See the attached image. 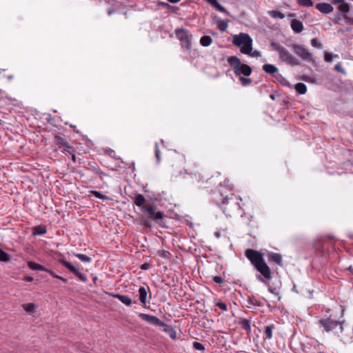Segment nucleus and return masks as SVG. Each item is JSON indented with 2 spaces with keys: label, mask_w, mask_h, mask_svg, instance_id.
<instances>
[{
  "label": "nucleus",
  "mask_w": 353,
  "mask_h": 353,
  "mask_svg": "<svg viewBox=\"0 0 353 353\" xmlns=\"http://www.w3.org/2000/svg\"><path fill=\"white\" fill-rule=\"evenodd\" d=\"M234 46L239 48L240 52L251 57L257 58L261 56V52L252 48V39L246 33H239L232 36Z\"/></svg>",
  "instance_id": "f257e3e1"
},
{
  "label": "nucleus",
  "mask_w": 353,
  "mask_h": 353,
  "mask_svg": "<svg viewBox=\"0 0 353 353\" xmlns=\"http://www.w3.org/2000/svg\"><path fill=\"white\" fill-rule=\"evenodd\" d=\"M245 256L261 274V276H258V279L263 281L262 276H265V262L263 254L252 249H248L245 251Z\"/></svg>",
  "instance_id": "f03ea898"
},
{
  "label": "nucleus",
  "mask_w": 353,
  "mask_h": 353,
  "mask_svg": "<svg viewBox=\"0 0 353 353\" xmlns=\"http://www.w3.org/2000/svg\"><path fill=\"white\" fill-rule=\"evenodd\" d=\"M272 50H276L279 54V58L286 63L294 66L299 65V61L295 58L285 48L281 46L276 42H272L270 44Z\"/></svg>",
  "instance_id": "7ed1b4c3"
},
{
  "label": "nucleus",
  "mask_w": 353,
  "mask_h": 353,
  "mask_svg": "<svg viewBox=\"0 0 353 353\" xmlns=\"http://www.w3.org/2000/svg\"><path fill=\"white\" fill-rule=\"evenodd\" d=\"M228 62L233 68L234 72L237 76L243 74L248 77L252 72L251 68L247 64L241 63V60L236 56L228 57Z\"/></svg>",
  "instance_id": "20e7f679"
},
{
  "label": "nucleus",
  "mask_w": 353,
  "mask_h": 353,
  "mask_svg": "<svg viewBox=\"0 0 353 353\" xmlns=\"http://www.w3.org/2000/svg\"><path fill=\"white\" fill-rule=\"evenodd\" d=\"M319 325L326 332H333L335 334L342 333L343 330V322L334 321L330 318L321 319L319 321Z\"/></svg>",
  "instance_id": "39448f33"
},
{
  "label": "nucleus",
  "mask_w": 353,
  "mask_h": 353,
  "mask_svg": "<svg viewBox=\"0 0 353 353\" xmlns=\"http://www.w3.org/2000/svg\"><path fill=\"white\" fill-rule=\"evenodd\" d=\"M271 271L270 268L266 264V281L270 279V277ZM266 284L268 285V290L270 292V294L274 296V299L272 300L273 303H275L276 301H279L281 299V296L279 295L280 290L281 288V283L279 280H276L275 283L273 284L274 286H272L270 285L269 283L266 282Z\"/></svg>",
  "instance_id": "423d86ee"
},
{
  "label": "nucleus",
  "mask_w": 353,
  "mask_h": 353,
  "mask_svg": "<svg viewBox=\"0 0 353 353\" xmlns=\"http://www.w3.org/2000/svg\"><path fill=\"white\" fill-rule=\"evenodd\" d=\"M175 33L176 37L181 41L182 47L188 50H190L191 45L190 34L183 29H177Z\"/></svg>",
  "instance_id": "0eeeda50"
},
{
  "label": "nucleus",
  "mask_w": 353,
  "mask_h": 353,
  "mask_svg": "<svg viewBox=\"0 0 353 353\" xmlns=\"http://www.w3.org/2000/svg\"><path fill=\"white\" fill-rule=\"evenodd\" d=\"M291 46L294 50V52L303 60H307L310 61H314L312 54L310 53L308 50L303 46L293 44Z\"/></svg>",
  "instance_id": "6e6552de"
},
{
  "label": "nucleus",
  "mask_w": 353,
  "mask_h": 353,
  "mask_svg": "<svg viewBox=\"0 0 353 353\" xmlns=\"http://www.w3.org/2000/svg\"><path fill=\"white\" fill-rule=\"evenodd\" d=\"M60 263L63 264L68 270L72 272L76 276H77L81 281L86 282L87 278L83 274H82L78 268H77L74 265H72L68 261L64 259H60Z\"/></svg>",
  "instance_id": "1a4fd4ad"
},
{
  "label": "nucleus",
  "mask_w": 353,
  "mask_h": 353,
  "mask_svg": "<svg viewBox=\"0 0 353 353\" xmlns=\"http://www.w3.org/2000/svg\"><path fill=\"white\" fill-rule=\"evenodd\" d=\"M139 316L146 322L156 326H165V323L161 321L159 318L155 316L150 315L148 314L140 313Z\"/></svg>",
  "instance_id": "9d476101"
},
{
  "label": "nucleus",
  "mask_w": 353,
  "mask_h": 353,
  "mask_svg": "<svg viewBox=\"0 0 353 353\" xmlns=\"http://www.w3.org/2000/svg\"><path fill=\"white\" fill-rule=\"evenodd\" d=\"M142 211L148 212L151 217L154 219H161L163 218V214L161 212L156 211L153 206L146 207L143 206Z\"/></svg>",
  "instance_id": "9b49d317"
},
{
  "label": "nucleus",
  "mask_w": 353,
  "mask_h": 353,
  "mask_svg": "<svg viewBox=\"0 0 353 353\" xmlns=\"http://www.w3.org/2000/svg\"><path fill=\"white\" fill-rule=\"evenodd\" d=\"M316 8L323 14H329L333 11V7L327 3H320L316 5Z\"/></svg>",
  "instance_id": "f8f14e48"
},
{
  "label": "nucleus",
  "mask_w": 353,
  "mask_h": 353,
  "mask_svg": "<svg viewBox=\"0 0 353 353\" xmlns=\"http://www.w3.org/2000/svg\"><path fill=\"white\" fill-rule=\"evenodd\" d=\"M148 290L144 287H140L138 290V296L143 306L147 303Z\"/></svg>",
  "instance_id": "ddd939ff"
},
{
  "label": "nucleus",
  "mask_w": 353,
  "mask_h": 353,
  "mask_svg": "<svg viewBox=\"0 0 353 353\" xmlns=\"http://www.w3.org/2000/svg\"><path fill=\"white\" fill-rule=\"evenodd\" d=\"M268 256L270 262L275 263L280 266L283 265L282 256L280 254L271 252Z\"/></svg>",
  "instance_id": "4468645a"
},
{
  "label": "nucleus",
  "mask_w": 353,
  "mask_h": 353,
  "mask_svg": "<svg viewBox=\"0 0 353 353\" xmlns=\"http://www.w3.org/2000/svg\"><path fill=\"white\" fill-rule=\"evenodd\" d=\"M22 307L28 314H33L38 309V305L34 303H28L23 304Z\"/></svg>",
  "instance_id": "2eb2a0df"
},
{
  "label": "nucleus",
  "mask_w": 353,
  "mask_h": 353,
  "mask_svg": "<svg viewBox=\"0 0 353 353\" xmlns=\"http://www.w3.org/2000/svg\"><path fill=\"white\" fill-rule=\"evenodd\" d=\"M291 28L295 33H300L303 30V25L299 20L293 19L291 21Z\"/></svg>",
  "instance_id": "dca6fc26"
},
{
  "label": "nucleus",
  "mask_w": 353,
  "mask_h": 353,
  "mask_svg": "<svg viewBox=\"0 0 353 353\" xmlns=\"http://www.w3.org/2000/svg\"><path fill=\"white\" fill-rule=\"evenodd\" d=\"M112 296L119 299L121 303L127 306H130L132 304V299L128 296L122 295L120 294H112Z\"/></svg>",
  "instance_id": "f3484780"
},
{
  "label": "nucleus",
  "mask_w": 353,
  "mask_h": 353,
  "mask_svg": "<svg viewBox=\"0 0 353 353\" xmlns=\"http://www.w3.org/2000/svg\"><path fill=\"white\" fill-rule=\"evenodd\" d=\"M207 1L219 11L223 13H228L224 7H223L216 0H207Z\"/></svg>",
  "instance_id": "a211bd4d"
},
{
  "label": "nucleus",
  "mask_w": 353,
  "mask_h": 353,
  "mask_svg": "<svg viewBox=\"0 0 353 353\" xmlns=\"http://www.w3.org/2000/svg\"><path fill=\"white\" fill-rule=\"evenodd\" d=\"M28 265L30 269L33 270L47 271V270H46L43 266L33 261H29L28 263Z\"/></svg>",
  "instance_id": "6ab92c4d"
},
{
  "label": "nucleus",
  "mask_w": 353,
  "mask_h": 353,
  "mask_svg": "<svg viewBox=\"0 0 353 353\" xmlns=\"http://www.w3.org/2000/svg\"><path fill=\"white\" fill-rule=\"evenodd\" d=\"M295 90L299 94H303L307 91V87L303 83H298L295 85Z\"/></svg>",
  "instance_id": "aec40b11"
},
{
  "label": "nucleus",
  "mask_w": 353,
  "mask_h": 353,
  "mask_svg": "<svg viewBox=\"0 0 353 353\" xmlns=\"http://www.w3.org/2000/svg\"><path fill=\"white\" fill-rule=\"evenodd\" d=\"M212 42V39L210 36H203L200 39V43L203 46H209Z\"/></svg>",
  "instance_id": "412c9836"
},
{
  "label": "nucleus",
  "mask_w": 353,
  "mask_h": 353,
  "mask_svg": "<svg viewBox=\"0 0 353 353\" xmlns=\"http://www.w3.org/2000/svg\"><path fill=\"white\" fill-rule=\"evenodd\" d=\"M135 203L137 205L141 207V209L144 206L143 204L145 202V199L142 194H138L135 197Z\"/></svg>",
  "instance_id": "4be33fe9"
},
{
  "label": "nucleus",
  "mask_w": 353,
  "mask_h": 353,
  "mask_svg": "<svg viewBox=\"0 0 353 353\" xmlns=\"http://www.w3.org/2000/svg\"><path fill=\"white\" fill-rule=\"evenodd\" d=\"M164 327L163 330L164 332H167L170 338L175 339L176 338V332L174 330L170 327L165 324V326H163Z\"/></svg>",
  "instance_id": "5701e85b"
},
{
  "label": "nucleus",
  "mask_w": 353,
  "mask_h": 353,
  "mask_svg": "<svg viewBox=\"0 0 353 353\" xmlns=\"http://www.w3.org/2000/svg\"><path fill=\"white\" fill-rule=\"evenodd\" d=\"M278 68L272 64H266V73L271 74H277Z\"/></svg>",
  "instance_id": "b1692460"
},
{
  "label": "nucleus",
  "mask_w": 353,
  "mask_h": 353,
  "mask_svg": "<svg viewBox=\"0 0 353 353\" xmlns=\"http://www.w3.org/2000/svg\"><path fill=\"white\" fill-rule=\"evenodd\" d=\"M10 259V255L0 248V261L8 262Z\"/></svg>",
  "instance_id": "393cba45"
},
{
  "label": "nucleus",
  "mask_w": 353,
  "mask_h": 353,
  "mask_svg": "<svg viewBox=\"0 0 353 353\" xmlns=\"http://www.w3.org/2000/svg\"><path fill=\"white\" fill-rule=\"evenodd\" d=\"M268 13L273 18L283 19L285 17L284 14L276 10L269 11Z\"/></svg>",
  "instance_id": "a878e982"
},
{
  "label": "nucleus",
  "mask_w": 353,
  "mask_h": 353,
  "mask_svg": "<svg viewBox=\"0 0 353 353\" xmlns=\"http://www.w3.org/2000/svg\"><path fill=\"white\" fill-rule=\"evenodd\" d=\"M91 194L96 196L97 198L103 199V200H111L108 196L101 194L100 192L98 191H92Z\"/></svg>",
  "instance_id": "bb28decb"
},
{
  "label": "nucleus",
  "mask_w": 353,
  "mask_h": 353,
  "mask_svg": "<svg viewBox=\"0 0 353 353\" xmlns=\"http://www.w3.org/2000/svg\"><path fill=\"white\" fill-rule=\"evenodd\" d=\"M297 3L304 7H312L313 6L312 0H297Z\"/></svg>",
  "instance_id": "cd10ccee"
},
{
  "label": "nucleus",
  "mask_w": 353,
  "mask_h": 353,
  "mask_svg": "<svg viewBox=\"0 0 353 353\" xmlns=\"http://www.w3.org/2000/svg\"><path fill=\"white\" fill-rule=\"evenodd\" d=\"M74 255L83 262L89 263L91 261V259L87 255L83 254H74Z\"/></svg>",
  "instance_id": "c85d7f7f"
},
{
  "label": "nucleus",
  "mask_w": 353,
  "mask_h": 353,
  "mask_svg": "<svg viewBox=\"0 0 353 353\" xmlns=\"http://www.w3.org/2000/svg\"><path fill=\"white\" fill-rule=\"evenodd\" d=\"M338 8L339 10L343 12H347L350 10L349 5L344 1L338 6Z\"/></svg>",
  "instance_id": "c756f323"
},
{
  "label": "nucleus",
  "mask_w": 353,
  "mask_h": 353,
  "mask_svg": "<svg viewBox=\"0 0 353 353\" xmlns=\"http://www.w3.org/2000/svg\"><path fill=\"white\" fill-rule=\"evenodd\" d=\"M311 45L314 48L321 49L323 48L322 44L319 42L317 39H312L311 41Z\"/></svg>",
  "instance_id": "7c9ffc66"
},
{
  "label": "nucleus",
  "mask_w": 353,
  "mask_h": 353,
  "mask_svg": "<svg viewBox=\"0 0 353 353\" xmlns=\"http://www.w3.org/2000/svg\"><path fill=\"white\" fill-rule=\"evenodd\" d=\"M218 26L221 31L224 32L226 30V29L228 28V24L226 22H225L223 21H220L219 22Z\"/></svg>",
  "instance_id": "2f4dec72"
},
{
  "label": "nucleus",
  "mask_w": 353,
  "mask_h": 353,
  "mask_svg": "<svg viewBox=\"0 0 353 353\" xmlns=\"http://www.w3.org/2000/svg\"><path fill=\"white\" fill-rule=\"evenodd\" d=\"M241 325L242 327H243L246 330H248L250 327V323L249 321H248L246 319L241 321Z\"/></svg>",
  "instance_id": "473e14b6"
},
{
  "label": "nucleus",
  "mask_w": 353,
  "mask_h": 353,
  "mask_svg": "<svg viewBox=\"0 0 353 353\" xmlns=\"http://www.w3.org/2000/svg\"><path fill=\"white\" fill-rule=\"evenodd\" d=\"M193 347L195 350L203 351L205 350V347L203 344L199 342H194Z\"/></svg>",
  "instance_id": "72a5a7b5"
},
{
  "label": "nucleus",
  "mask_w": 353,
  "mask_h": 353,
  "mask_svg": "<svg viewBox=\"0 0 353 353\" xmlns=\"http://www.w3.org/2000/svg\"><path fill=\"white\" fill-rule=\"evenodd\" d=\"M47 272H49L50 274V275H52L53 277L59 279L64 283H67L68 280L66 279H65L61 276L55 274L52 271L47 270Z\"/></svg>",
  "instance_id": "f704fd0d"
},
{
  "label": "nucleus",
  "mask_w": 353,
  "mask_h": 353,
  "mask_svg": "<svg viewBox=\"0 0 353 353\" xmlns=\"http://www.w3.org/2000/svg\"><path fill=\"white\" fill-rule=\"evenodd\" d=\"M240 81L243 85H247L251 83V79L248 77H240Z\"/></svg>",
  "instance_id": "c9c22d12"
},
{
  "label": "nucleus",
  "mask_w": 353,
  "mask_h": 353,
  "mask_svg": "<svg viewBox=\"0 0 353 353\" xmlns=\"http://www.w3.org/2000/svg\"><path fill=\"white\" fill-rule=\"evenodd\" d=\"M334 69L336 71H338L339 72H341V74H345V72L344 69L342 68V65L340 63L335 65Z\"/></svg>",
  "instance_id": "e433bc0d"
},
{
  "label": "nucleus",
  "mask_w": 353,
  "mask_h": 353,
  "mask_svg": "<svg viewBox=\"0 0 353 353\" xmlns=\"http://www.w3.org/2000/svg\"><path fill=\"white\" fill-rule=\"evenodd\" d=\"M46 232V229H43V228H37L34 230V234L35 235H41V234H43Z\"/></svg>",
  "instance_id": "4c0bfd02"
},
{
  "label": "nucleus",
  "mask_w": 353,
  "mask_h": 353,
  "mask_svg": "<svg viewBox=\"0 0 353 353\" xmlns=\"http://www.w3.org/2000/svg\"><path fill=\"white\" fill-rule=\"evenodd\" d=\"M216 306H218L221 310L226 311L227 310V305L225 303L223 302H219L216 303Z\"/></svg>",
  "instance_id": "58836bf2"
},
{
  "label": "nucleus",
  "mask_w": 353,
  "mask_h": 353,
  "mask_svg": "<svg viewBox=\"0 0 353 353\" xmlns=\"http://www.w3.org/2000/svg\"><path fill=\"white\" fill-rule=\"evenodd\" d=\"M332 59V55L329 52H325L324 55V60L326 62H330Z\"/></svg>",
  "instance_id": "ea45409f"
},
{
  "label": "nucleus",
  "mask_w": 353,
  "mask_h": 353,
  "mask_svg": "<svg viewBox=\"0 0 353 353\" xmlns=\"http://www.w3.org/2000/svg\"><path fill=\"white\" fill-rule=\"evenodd\" d=\"M155 154H156V157L157 159V161L159 162L160 161V150L159 149V146H158L157 143H156Z\"/></svg>",
  "instance_id": "a19ab883"
},
{
  "label": "nucleus",
  "mask_w": 353,
  "mask_h": 353,
  "mask_svg": "<svg viewBox=\"0 0 353 353\" xmlns=\"http://www.w3.org/2000/svg\"><path fill=\"white\" fill-rule=\"evenodd\" d=\"M213 281L216 283H221L223 281V279L218 276H214Z\"/></svg>",
  "instance_id": "79ce46f5"
},
{
  "label": "nucleus",
  "mask_w": 353,
  "mask_h": 353,
  "mask_svg": "<svg viewBox=\"0 0 353 353\" xmlns=\"http://www.w3.org/2000/svg\"><path fill=\"white\" fill-rule=\"evenodd\" d=\"M274 328L273 325H270L268 326H266V334H272V330Z\"/></svg>",
  "instance_id": "37998d69"
},
{
  "label": "nucleus",
  "mask_w": 353,
  "mask_h": 353,
  "mask_svg": "<svg viewBox=\"0 0 353 353\" xmlns=\"http://www.w3.org/2000/svg\"><path fill=\"white\" fill-rule=\"evenodd\" d=\"M251 303L254 304V305L261 306L262 305V303L256 299L251 300Z\"/></svg>",
  "instance_id": "c03bdc74"
},
{
  "label": "nucleus",
  "mask_w": 353,
  "mask_h": 353,
  "mask_svg": "<svg viewBox=\"0 0 353 353\" xmlns=\"http://www.w3.org/2000/svg\"><path fill=\"white\" fill-rule=\"evenodd\" d=\"M304 80L305 81H307V82H309V83H314V79L312 77H305L304 78Z\"/></svg>",
  "instance_id": "a18cd8bd"
},
{
  "label": "nucleus",
  "mask_w": 353,
  "mask_h": 353,
  "mask_svg": "<svg viewBox=\"0 0 353 353\" xmlns=\"http://www.w3.org/2000/svg\"><path fill=\"white\" fill-rule=\"evenodd\" d=\"M344 1V0H332V3L338 6Z\"/></svg>",
  "instance_id": "49530a36"
},
{
  "label": "nucleus",
  "mask_w": 353,
  "mask_h": 353,
  "mask_svg": "<svg viewBox=\"0 0 353 353\" xmlns=\"http://www.w3.org/2000/svg\"><path fill=\"white\" fill-rule=\"evenodd\" d=\"M143 224L148 228H150L151 226L150 223L147 220L143 221Z\"/></svg>",
  "instance_id": "de8ad7c7"
},
{
  "label": "nucleus",
  "mask_w": 353,
  "mask_h": 353,
  "mask_svg": "<svg viewBox=\"0 0 353 353\" xmlns=\"http://www.w3.org/2000/svg\"><path fill=\"white\" fill-rule=\"evenodd\" d=\"M24 280L26 281H28V282H31L33 281V278L31 277V276H26L24 278Z\"/></svg>",
  "instance_id": "09e8293b"
},
{
  "label": "nucleus",
  "mask_w": 353,
  "mask_h": 353,
  "mask_svg": "<svg viewBox=\"0 0 353 353\" xmlns=\"http://www.w3.org/2000/svg\"><path fill=\"white\" fill-rule=\"evenodd\" d=\"M148 265L146 263L142 265V266H141V269H143V270H146V269H148Z\"/></svg>",
  "instance_id": "8fccbe9b"
},
{
  "label": "nucleus",
  "mask_w": 353,
  "mask_h": 353,
  "mask_svg": "<svg viewBox=\"0 0 353 353\" xmlns=\"http://www.w3.org/2000/svg\"><path fill=\"white\" fill-rule=\"evenodd\" d=\"M169 2L170 3H178L181 0H168Z\"/></svg>",
  "instance_id": "3c124183"
},
{
  "label": "nucleus",
  "mask_w": 353,
  "mask_h": 353,
  "mask_svg": "<svg viewBox=\"0 0 353 353\" xmlns=\"http://www.w3.org/2000/svg\"><path fill=\"white\" fill-rule=\"evenodd\" d=\"M272 336V334H266V339H271Z\"/></svg>",
  "instance_id": "603ef678"
},
{
  "label": "nucleus",
  "mask_w": 353,
  "mask_h": 353,
  "mask_svg": "<svg viewBox=\"0 0 353 353\" xmlns=\"http://www.w3.org/2000/svg\"><path fill=\"white\" fill-rule=\"evenodd\" d=\"M274 299V296L271 294V296L270 297V301L272 302V300Z\"/></svg>",
  "instance_id": "864d4df0"
},
{
  "label": "nucleus",
  "mask_w": 353,
  "mask_h": 353,
  "mask_svg": "<svg viewBox=\"0 0 353 353\" xmlns=\"http://www.w3.org/2000/svg\"><path fill=\"white\" fill-rule=\"evenodd\" d=\"M270 97L272 99H274V95H273V94H270Z\"/></svg>",
  "instance_id": "5fc2aeb1"
},
{
  "label": "nucleus",
  "mask_w": 353,
  "mask_h": 353,
  "mask_svg": "<svg viewBox=\"0 0 353 353\" xmlns=\"http://www.w3.org/2000/svg\"><path fill=\"white\" fill-rule=\"evenodd\" d=\"M262 68H263V70H265V65H263V67H262Z\"/></svg>",
  "instance_id": "6e6d98bb"
}]
</instances>
